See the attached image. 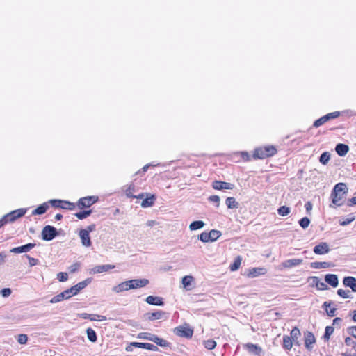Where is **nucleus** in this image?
<instances>
[{"instance_id": "obj_26", "label": "nucleus", "mask_w": 356, "mask_h": 356, "mask_svg": "<svg viewBox=\"0 0 356 356\" xmlns=\"http://www.w3.org/2000/svg\"><path fill=\"white\" fill-rule=\"evenodd\" d=\"M49 208L47 203H43L39 205L35 209L32 211V215H42L46 213Z\"/></svg>"}, {"instance_id": "obj_41", "label": "nucleus", "mask_w": 356, "mask_h": 356, "mask_svg": "<svg viewBox=\"0 0 356 356\" xmlns=\"http://www.w3.org/2000/svg\"><path fill=\"white\" fill-rule=\"evenodd\" d=\"M330 159V154L328 152H325L321 154L319 158V161L323 164L325 165L328 163V161Z\"/></svg>"}, {"instance_id": "obj_45", "label": "nucleus", "mask_w": 356, "mask_h": 356, "mask_svg": "<svg viewBox=\"0 0 356 356\" xmlns=\"http://www.w3.org/2000/svg\"><path fill=\"white\" fill-rule=\"evenodd\" d=\"M298 223L302 229H306L310 224V220L307 217H304L299 220Z\"/></svg>"}, {"instance_id": "obj_5", "label": "nucleus", "mask_w": 356, "mask_h": 356, "mask_svg": "<svg viewBox=\"0 0 356 356\" xmlns=\"http://www.w3.org/2000/svg\"><path fill=\"white\" fill-rule=\"evenodd\" d=\"M175 334L178 337L190 339L193 334V330L188 324L176 327L173 330Z\"/></svg>"}, {"instance_id": "obj_33", "label": "nucleus", "mask_w": 356, "mask_h": 356, "mask_svg": "<svg viewBox=\"0 0 356 356\" xmlns=\"http://www.w3.org/2000/svg\"><path fill=\"white\" fill-rule=\"evenodd\" d=\"M86 334H87L88 339L90 341H91L92 343H95L97 341V334L94 330H92L90 327L88 328L86 330Z\"/></svg>"}, {"instance_id": "obj_9", "label": "nucleus", "mask_w": 356, "mask_h": 356, "mask_svg": "<svg viewBox=\"0 0 356 356\" xmlns=\"http://www.w3.org/2000/svg\"><path fill=\"white\" fill-rule=\"evenodd\" d=\"M330 249L329 245L326 242L320 243L319 244L316 245L313 250L316 254L319 255L327 254L330 252Z\"/></svg>"}, {"instance_id": "obj_60", "label": "nucleus", "mask_w": 356, "mask_h": 356, "mask_svg": "<svg viewBox=\"0 0 356 356\" xmlns=\"http://www.w3.org/2000/svg\"><path fill=\"white\" fill-rule=\"evenodd\" d=\"M345 343L348 346H353V348L354 347V343H356V341H355L354 340H353L352 338L350 337H346L345 339Z\"/></svg>"}, {"instance_id": "obj_46", "label": "nucleus", "mask_w": 356, "mask_h": 356, "mask_svg": "<svg viewBox=\"0 0 356 356\" xmlns=\"http://www.w3.org/2000/svg\"><path fill=\"white\" fill-rule=\"evenodd\" d=\"M337 294L343 298H351L350 291L349 290H343L342 289H340L337 290Z\"/></svg>"}, {"instance_id": "obj_32", "label": "nucleus", "mask_w": 356, "mask_h": 356, "mask_svg": "<svg viewBox=\"0 0 356 356\" xmlns=\"http://www.w3.org/2000/svg\"><path fill=\"white\" fill-rule=\"evenodd\" d=\"M155 337V334L149 332H140L137 336L138 339L149 340L152 342H154Z\"/></svg>"}, {"instance_id": "obj_48", "label": "nucleus", "mask_w": 356, "mask_h": 356, "mask_svg": "<svg viewBox=\"0 0 356 356\" xmlns=\"http://www.w3.org/2000/svg\"><path fill=\"white\" fill-rule=\"evenodd\" d=\"M355 220V216L353 215H350V217L347 218H343L340 220L339 224L341 226H346L349 225L350 222H352Z\"/></svg>"}, {"instance_id": "obj_22", "label": "nucleus", "mask_w": 356, "mask_h": 356, "mask_svg": "<svg viewBox=\"0 0 356 356\" xmlns=\"http://www.w3.org/2000/svg\"><path fill=\"white\" fill-rule=\"evenodd\" d=\"M335 151L340 156H344L349 151L348 145L343 143H339L335 147Z\"/></svg>"}, {"instance_id": "obj_3", "label": "nucleus", "mask_w": 356, "mask_h": 356, "mask_svg": "<svg viewBox=\"0 0 356 356\" xmlns=\"http://www.w3.org/2000/svg\"><path fill=\"white\" fill-rule=\"evenodd\" d=\"M277 153L276 148L273 145L259 147L254 150L253 157L254 159H264L267 157L273 156Z\"/></svg>"}, {"instance_id": "obj_34", "label": "nucleus", "mask_w": 356, "mask_h": 356, "mask_svg": "<svg viewBox=\"0 0 356 356\" xmlns=\"http://www.w3.org/2000/svg\"><path fill=\"white\" fill-rule=\"evenodd\" d=\"M204 222L202 220L193 221L189 225V229L191 230L200 229L204 227Z\"/></svg>"}, {"instance_id": "obj_62", "label": "nucleus", "mask_w": 356, "mask_h": 356, "mask_svg": "<svg viewBox=\"0 0 356 356\" xmlns=\"http://www.w3.org/2000/svg\"><path fill=\"white\" fill-rule=\"evenodd\" d=\"M336 310H337L336 308H332V309L327 310L326 313L328 316L332 317V316H335Z\"/></svg>"}, {"instance_id": "obj_47", "label": "nucleus", "mask_w": 356, "mask_h": 356, "mask_svg": "<svg viewBox=\"0 0 356 356\" xmlns=\"http://www.w3.org/2000/svg\"><path fill=\"white\" fill-rule=\"evenodd\" d=\"M334 332V328L332 326H327L325 330V333L323 335V338L325 340H328L331 336V334Z\"/></svg>"}, {"instance_id": "obj_10", "label": "nucleus", "mask_w": 356, "mask_h": 356, "mask_svg": "<svg viewBox=\"0 0 356 356\" xmlns=\"http://www.w3.org/2000/svg\"><path fill=\"white\" fill-rule=\"evenodd\" d=\"M165 315V312L163 311H156L154 312H147L145 313L143 315V318L145 320H148L150 321H154V320H159L163 318V316Z\"/></svg>"}, {"instance_id": "obj_50", "label": "nucleus", "mask_w": 356, "mask_h": 356, "mask_svg": "<svg viewBox=\"0 0 356 356\" xmlns=\"http://www.w3.org/2000/svg\"><path fill=\"white\" fill-rule=\"evenodd\" d=\"M28 340V337L26 334H21L18 335L17 342L20 344L26 343Z\"/></svg>"}, {"instance_id": "obj_51", "label": "nucleus", "mask_w": 356, "mask_h": 356, "mask_svg": "<svg viewBox=\"0 0 356 356\" xmlns=\"http://www.w3.org/2000/svg\"><path fill=\"white\" fill-rule=\"evenodd\" d=\"M208 236L209 233L204 232L199 236V239L204 243L209 242L210 241V238Z\"/></svg>"}, {"instance_id": "obj_6", "label": "nucleus", "mask_w": 356, "mask_h": 356, "mask_svg": "<svg viewBox=\"0 0 356 356\" xmlns=\"http://www.w3.org/2000/svg\"><path fill=\"white\" fill-rule=\"evenodd\" d=\"M339 115H340L339 111H334L332 113H327V114L322 116L321 118H318V120H316L314 122L313 126L314 127H318L323 125V124H325V122H328L329 120L338 118Z\"/></svg>"}, {"instance_id": "obj_14", "label": "nucleus", "mask_w": 356, "mask_h": 356, "mask_svg": "<svg viewBox=\"0 0 356 356\" xmlns=\"http://www.w3.org/2000/svg\"><path fill=\"white\" fill-rule=\"evenodd\" d=\"M316 342L314 335L311 332H305V346L307 350H312V345Z\"/></svg>"}, {"instance_id": "obj_42", "label": "nucleus", "mask_w": 356, "mask_h": 356, "mask_svg": "<svg viewBox=\"0 0 356 356\" xmlns=\"http://www.w3.org/2000/svg\"><path fill=\"white\" fill-rule=\"evenodd\" d=\"M291 209L286 206H282L277 209V213L281 216H286L289 214Z\"/></svg>"}, {"instance_id": "obj_53", "label": "nucleus", "mask_w": 356, "mask_h": 356, "mask_svg": "<svg viewBox=\"0 0 356 356\" xmlns=\"http://www.w3.org/2000/svg\"><path fill=\"white\" fill-rule=\"evenodd\" d=\"M209 200L210 202H211L216 203L217 204V205H216L217 207H219L220 198V197L218 195H211L209 197Z\"/></svg>"}, {"instance_id": "obj_8", "label": "nucleus", "mask_w": 356, "mask_h": 356, "mask_svg": "<svg viewBox=\"0 0 356 356\" xmlns=\"http://www.w3.org/2000/svg\"><path fill=\"white\" fill-rule=\"evenodd\" d=\"M149 280L147 279H134L129 280V283L130 284L131 289H136L138 288L144 287L149 284Z\"/></svg>"}, {"instance_id": "obj_57", "label": "nucleus", "mask_w": 356, "mask_h": 356, "mask_svg": "<svg viewBox=\"0 0 356 356\" xmlns=\"http://www.w3.org/2000/svg\"><path fill=\"white\" fill-rule=\"evenodd\" d=\"M79 267H80V264L78 262H76L69 267V270L70 273H75L79 268Z\"/></svg>"}, {"instance_id": "obj_43", "label": "nucleus", "mask_w": 356, "mask_h": 356, "mask_svg": "<svg viewBox=\"0 0 356 356\" xmlns=\"http://www.w3.org/2000/svg\"><path fill=\"white\" fill-rule=\"evenodd\" d=\"M204 346L208 350H213L216 346V342L213 339H209L204 341Z\"/></svg>"}, {"instance_id": "obj_25", "label": "nucleus", "mask_w": 356, "mask_h": 356, "mask_svg": "<svg viewBox=\"0 0 356 356\" xmlns=\"http://www.w3.org/2000/svg\"><path fill=\"white\" fill-rule=\"evenodd\" d=\"M266 273L265 268H253L249 270L248 273V277H255L260 275H264Z\"/></svg>"}, {"instance_id": "obj_37", "label": "nucleus", "mask_w": 356, "mask_h": 356, "mask_svg": "<svg viewBox=\"0 0 356 356\" xmlns=\"http://www.w3.org/2000/svg\"><path fill=\"white\" fill-rule=\"evenodd\" d=\"M154 343L161 347H170V343L167 341L166 340L161 339L156 335Z\"/></svg>"}, {"instance_id": "obj_52", "label": "nucleus", "mask_w": 356, "mask_h": 356, "mask_svg": "<svg viewBox=\"0 0 356 356\" xmlns=\"http://www.w3.org/2000/svg\"><path fill=\"white\" fill-rule=\"evenodd\" d=\"M57 278L60 282H65L68 279V275L67 273L60 272L58 273Z\"/></svg>"}, {"instance_id": "obj_1", "label": "nucleus", "mask_w": 356, "mask_h": 356, "mask_svg": "<svg viewBox=\"0 0 356 356\" xmlns=\"http://www.w3.org/2000/svg\"><path fill=\"white\" fill-rule=\"evenodd\" d=\"M91 282V279L88 278L82 282H79L76 285L71 288L65 290L60 293L54 296L51 300V303H56L63 300L64 299H68L71 296L76 295L80 291L86 287Z\"/></svg>"}, {"instance_id": "obj_63", "label": "nucleus", "mask_w": 356, "mask_h": 356, "mask_svg": "<svg viewBox=\"0 0 356 356\" xmlns=\"http://www.w3.org/2000/svg\"><path fill=\"white\" fill-rule=\"evenodd\" d=\"M6 257L7 254L4 252H0V265L3 264L5 262Z\"/></svg>"}, {"instance_id": "obj_28", "label": "nucleus", "mask_w": 356, "mask_h": 356, "mask_svg": "<svg viewBox=\"0 0 356 356\" xmlns=\"http://www.w3.org/2000/svg\"><path fill=\"white\" fill-rule=\"evenodd\" d=\"M300 331L297 327L292 329L290 337L295 344L299 345L298 339L300 337Z\"/></svg>"}, {"instance_id": "obj_4", "label": "nucleus", "mask_w": 356, "mask_h": 356, "mask_svg": "<svg viewBox=\"0 0 356 356\" xmlns=\"http://www.w3.org/2000/svg\"><path fill=\"white\" fill-rule=\"evenodd\" d=\"M42 238L46 241H50L59 235L56 228L51 225H46L42 230Z\"/></svg>"}, {"instance_id": "obj_7", "label": "nucleus", "mask_w": 356, "mask_h": 356, "mask_svg": "<svg viewBox=\"0 0 356 356\" xmlns=\"http://www.w3.org/2000/svg\"><path fill=\"white\" fill-rule=\"evenodd\" d=\"M26 212V209H19L17 210H14L8 214L5 215L8 222H13L17 218L22 217Z\"/></svg>"}, {"instance_id": "obj_54", "label": "nucleus", "mask_w": 356, "mask_h": 356, "mask_svg": "<svg viewBox=\"0 0 356 356\" xmlns=\"http://www.w3.org/2000/svg\"><path fill=\"white\" fill-rule=\"evenodd\" d=\"M11 293H12V291L10 288H4L2 290H1V291H0V294L4 298H7V297L10 296Z\"/></svg>"}, {"instance_id": "obj_29", "label": "nucleus", "mask_w": 356, "mask_h": 356, "mask_svg": "<svg viewBox=\"0 0 356 356\" xmlns=\"http://www.w3.org/2000/svg\"><path fill=\"white\" fill-rule=\"evenodd\" d=\"M77 206L80 209L90 207L91 206V203L89 201L88 197L87 196L80 198L77 202Z\"/></svg>"}, {"instance_id": "obj_35", "label": "nucleus", "mask_w": 356, "mask_h": 356, "mask_svg": "<svg viewBox=\"0 0 356 356\" xmlns=\"http://www.w3.org/2000/svg\"><path fill=\"white\" fill-rule=\"evenodd\" d=\"M293 341L289 336L284 335L283 337V347L286 350H291L293 346Z\"/></svg>"}, {"instance_id": "obj_24", "label": "nucleus", "mask_w": 356, "mask_h": 356, "mask_svg": "<svg viewBox=\"0 0 356 356\" xmlns=\"http://www.w3.org/2000/svg\"><path fill=\"white\" fill-rule=\"evenodd\" d=\"M245 347L249 353H253L256 355H259L262 351L261 347L256 344L249 343L245 345Z\"/></svg>"}, {"instance_id": "obj_15", "label": "nucleus", "mask_w": 356, "mask_h": 356, "mask_svg": "<svg viewBox=\"0 0 356 356\" xmlns=\"http://www.w3.org/2000/svg\"><path fill=\"white\" fill-rule=\"evenodd\" d=\"M131 346L136 348H145L152 351H158L159 348L156 346L148 343L131 342Z\"/></svg>"}, {"instance_id": "obj_64", "label": "nucleus", "mask_w": 356, "mask_h": 356, "mask_svg": "<svg viewBox=\"0 0 356 356\" xmlns=\"http://www.w3.org/2000/svg\"><path fill=\"white\" fill-rule=\"evenodd\" d=\"M355 204H356V196L350 199L348 202V206L349 207H351Z\"/></svg>"}, {"instance_id": "obj_11", "label": "nucleus", "mask_w": 356, "mask_h": 356, "mask_svg": "<svg viewBox=\"0 0 356 356\" xmlns=\"http://www.w3.org/2000/svg\"><path fill=\"white\" fill-rule=\"evenodd\" d=\"M212 187L216 190H232L234 188V185L229 182L214 181L212 183Z\"/></svg>"}, {"instance_id": "obj_21", "label": "nucleus", "mask_w": 356, "mask_h": 356, "mask_svg": "<svg viewBox=\"0 0 356 356\" xmlns=\"http://www.w3.org/2000/svg\"><path fill=\"white\" fill-rule=\"evenodd\" d=\"M156 197L154 195L146 194V198H145L141 202V207L147 208L153 206Z\"/></svg>"}, {"instance_id": "obj_49", "label": "nucleus", "mask_w": 356, "mask_h": 356, "mask_svg": "<svg viewBox=\"0 0 356 356\" xmlns=\"http://www.w3.org/2000/svg\"><path fill=\"white\" fill-rule=\"evenodd\" d=\"M62 205L65 206L63 209L73 210L75 207L74 204L67 200H63Z\"/></svg>"}, {"instance_id": "obj_36", "label": "nucleus", "mask_w": 356, "mask_h": 356, "mask_svg": "<svg viewBox=\"0 0 356 356\" xmlns=\"http://www.w3.org/2000/svg\"><path fill=\"white\" fill-rule=\"evenodd\" d=\"M242 261V257L241 256H238L234 261L233 264L230 265L229 269L231 271H236L237 270L241 264Z\"/></svg>"}, {"instance_id": "obj_19", "label": "nucleus", "mask_w": 356, "mask_h": 356, "mask_svg": "<svg viewBox=\"0 0 356 356\" xmlns=\"http://www.w3.org/2000/svg\"><path fill=\"white\" fill-rule=\"evenodd\" d=\"M79 236L81 240V243L83 246L89 247L91 245L90 234L87 232L86 230L81 229L79 232Z\"/></svg>"}, {"instance_id": "obj_58", "label": "nucleus", "mask_w": 356, "mask_h": 356, "mask_svg": "<svg viewBox=\"0 0 356 356\" xmlns=\"http://www.w3.org/2000/svg\"><path fill=\"white\" fill-rule=\"evenodd\" d=\"M26 257L29 259V263L31 266H35L38 264V260L37 259L31 257L29 255H26Z\"/></svg>"}, {"instance_id": "obj_30", "label": "nucleus", "mask_w": 356, "mask_h": 356, "mask_svg": "<svg viewBox=\"0 0 356 356\" xmlns=\"http://www.w3.org/2000/svg\"><path fill=\"white\" fill-rule=\"evenodd\" d=\"M310 266L313 268L319 269V268H327L331 266L330 263L326 261H315L312 262L310 264Z\"/></svg>"}, {"instance_id": "obj_39", "label": "nucleus", "mask_w": 356, "mask_h": 356, "mask_svg": "<svg viewBox=\"0 0 356 356\" xmlns=\"http://www.w3.org/2000/svg\"><path fill=\"white\" fill-rule=\"evenodd\" d=\"M193 281V277L191 275H186L183 277L181 283L185 289H188Z\"/></svg>"}, {"instance_id": "obj_56", "label": "nucleus", "mask_w": 356, "mask_h": 356, "mask_svg": "<svg viewBox=\"0 0 356 356\" xmlns=\"http://www.w3.org/2000/svg\"><path fill=\"white\" fill-rule=\"evenodd\" d=\"M81 317L83 319H90V321H97V318H95V316H94V314L83 313L81 314Z\"/></svg>"}, {"instance_id": "obj_61", "label": "nucleus", "mask_w": 356, "mask_h": 356, "mask_svg": "<svg viewBox=\"0 0 356 356\" xmlns=\"http://www.w3.org/2000/svg\"><path fill=\"white\" fill-rule=\"evenodd\" d=\"M95 228H96V225L95 224H91V225H88L86 227V229H83L82 230H86L88 234H90V232H93L94 230H95Z\"/></svg>"}, {"instance_id": "obj_13", "label": "nucleus", "mask_w": 356, "mask_h": 356, "mask_svg": "<svg viewBox=\"0 0 356 356\" xmlns=\"http://www.w3.org/2000/svg\"><path fill=\"white\" fill-rule=\"evenodd\" d=\"M145 301L147 304L155 306H163L164 301L163 298L159 296H149L146 298Z\"/></svg>"}, {"instance_id": "obj_55", "label": "nucleus", "mask_w": 356, "mask_h": 356, "mask_svg": "<svg viewBox=\"0 0 356 356\" xmlns=\"http://www.w3.org/2000/svg\"><path fill=\"white\" fill-rule=\"evenodd\" d=\"M134 185H130L128 188L126 190V195L128 197H131V198H133V196L134 195H133V193L134 191Z\"/></svg>"}, {"instance_id": "obj_31", "label": "nucleus", "mask_w": 356, "mask_h": 356, "mask_svg": "<svg viewBox=\"0 0 356 356\" xmlns=\"http://www.w3.org/2000/svg\"><path fill=\"white\" fill-rule=\"evenodd\" d=\"M225 203L229 209H236L239 207V203L232 197H227L225 200Z\"/></svg>"}, {"instance_id": "obj_18", "label": "nucleus", "mask_w": 356, "mask_h": 356, "mask_svg": "<svg viewBox=\"0 0 356 356\" xmlns=\"http://www.w3.org/2000/svg\"><path fill=\"white\" fill-rule=\"evenodd\" d=\"M303 263L301 259H288L282 263V266L285 268H291L292 267L300 265Z\"/></svg>"}, {"instance_id": "obj_40", "label": "nucleus", "mask_w": 356, "mask_h": 356, "mask_svg": "<svg viewBox=\"0 0 356 356\" xmlns=\"http://www.w3.org/2000/svg\"><path fill=\"white\" fill-rule=\"evenodd\" d=\"M92 213V210H85L78 213H76L75 216L79 220H83L90 216Z\"/></svg>"}, {"instance_id": "obj_27", "label": "nucleus", "mask_w": 356, "mask_h": 356, "mask_svg": "<svg viewBox=\"0 0 356 356\" xmlns=\"http://www.w3.org/2000/svg\"><path fill=\"white\" fill-rule=\"evenodd\" d=\"M312 280H313V283L316 285V288L318 290L328 289L327 285L325 282H321L319 277H313Z\"/></svg>"}, {"instance_id": "obj_17", "label": "nucleus", "mask_w": 356, "mask_h": 356, "mask_svg": "<svg viewBox=\"0 0 356 356\" xmlns=\"http://www.w3.org/2000/svg\"><path fill=\"white\" fill-rule=\"evenodd\" d=\"M345 286L349 287L353 292H356V278L352 276L345 277L343 280Z\"/></svg>"}, {"instance_id": "obj_38", "label": "nucleus", "mask_w": 356, "mask_h": 356, "mask_svg": "<svg viewBox=\"0 0 356 356\" xmlns=\"http://www.w3.org/2000/svg\"><path fill=\"white\" fill-rule=\"evenodd\" d=\"M221 232L216 229H212L209 232V237L210 238V241L213 242L216 241L220 236Z\"/></svg>"}, {"instance_id": "obj_59", "label": "nucleus", "mask_w": 356, "mask_h": 356, "mask_svg": "<svg viewBox=\"0 0 356 356\" xmlns=\"http://www.w3.org/2000/svg\"><path fill=\"white\" fill-rule=\"evenodd\" d=\"M348 332L349 334L356 339V326H352L348 328Z\"/></svg>"}, {"instance_id": "obj_16", "label": "nucleus", "mask_w": 356, "mask_h": 356, "mask_svg": "<svg viewBox=\"0 0 356 356\" xmlns=\"http://www.w3.org/2000/svg\"><path fill=\"white\" fill-rule=\"evenodd\" d=\"M115 268L114 265L111 264H105V265H99L96 266L94 268L91 269L90 273H102L104 272H107L108 270L111 269H113Z\"/></svg>"}, {"instance_id": "obj_12", "label": "nucleus", "mask_w": 356, "mask_h": 356, "mask_svg": "<svg viewBox=\"0 0 356 356\" xmlns=\"http://www.w3.org/2000/svg\"><path fill=\"white\" fill-rule=\"evenodd\" d=\"M35 246V243H29L22 246L12 248L10 252L15 254L27 252Z\"/></svg>"}, {"instance_id": "obj_44", "label": "nucleus", "mask_w": 356, "mask_h": 356, "mask_svg": "<svg viewBox=\"0 0 356 356\" xmlns=\"http://www.w3.org/2000/svg\"><path fill=\"white\" fill-rule=\"evenodd\" d=\"M49 203L51 204V205L54 207H56V208H65V206L64 205H62L63 204V200H50L49 201Z\"/></svg>"}, {"instance_id": "obj_20", "label": "nucleus", "mask_w": 356, "mask_h": 356, "mask_svg": "<svg viewBox=\"0 0 356 356\" xmlns=\"http://www.w3.org/2000/svg\"><path fill=\"white\" fill-rule=\"evenodd\" d=\"M325 281L332 287H337L339 284L338 277L335 274H327L325 276Z\"/></svg>"}, {"instance_id": "obj_2", "label": "nucleus", "mask_w": 356, "mask_h": 356, "mask_svg": "<svg viewBox=\"0 0 356 356\" xmlns=\"http://www.w3.org/2000/svg\"><path fill=\"white\" fill-rule=\"evenodd\" d=\"M348 188L345 183H338L334 186L331 193L332 202L340 207L343 204V198L348 193Z\"/></svg>"}, {"instance_id": "obj_23", "label": "nucleus", "mask_w": 356, "mask_h": 356, "mask_svg": "<svg viewBox=\"0 0 356 356\" xmlns=\"http://www.w3.org/2000/svg\"><path fill=\"white\" fill-rule=\"evenodd\" d=\"M129 286L130 284L129 283V281H125L114 286L113 288V291L115 293H120L122 291L130 290L131 287Z\"/></svg>"}]
</instances>
